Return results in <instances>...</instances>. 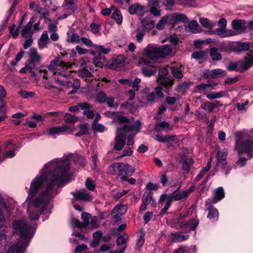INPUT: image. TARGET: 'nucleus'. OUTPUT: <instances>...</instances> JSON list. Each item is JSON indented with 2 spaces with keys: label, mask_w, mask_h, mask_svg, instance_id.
Wrapping results in <instances>:
<instances>
[{
  "label": "nucleus",
  "mask_w": 253,
  "mask_h": 253,
  "mask_svg": "<svg viewBox=\"0 0 253 253\" xmlns=\"http://www.w3.org/2000/svg\"><path fill=\"white\" fill-rule=\"evenodd\" d=\"M76 2L77 0H64L62 6L64 13L59 17V19L66 18L72 14L77 8Z\"/></svg>",
  "instance_id": "1a4fd4ad"
},
{
  "label": "nucleus",
  "mask_w": 253,
  "mask_h": 253,
  "mask_svg": "<svg viewBox=\"0 0 253 253\" xmlns=\"http://www.w3.org/2000/svg\"><path fill=\"white\" fill-rule=\"evenodd\" d=\"M32 27V23L30 21L23 29L21 32L22 36L25 38H32V36L33 34Z\"/></svg>",
  "instance_id": "f704fd0d"
},
{
  "label": "nucleus",
  "mask_w": 253,
  "mask_h": 253,
  "mask_svg": "<svg viewBox=\"0 0 253 253\" xmlns=\"http://www.w3.org/2000/svg\"><path fill=\"white\" fill-rule=\"evenodd\" d=\"M228 150L224 148L219 151L217 154V165L219 166H226L227 164L226 157L228 154Z\"/></svg>",
  "instance_id": "5701e85b"
},
{
  "label": "nucleus",
  "mask_w": 253,
  "mask_h": 253,
  "mask_svg": "<svg viewBox=\"0 0 253 253\" xmlns=\"http://www.w3.org/2000/svg\"><path fill=\"white\" fill-rule=\"evenodd\" d=\"M94 48L96 51L98 52L99 53L107 54L110 51L109 48H105L100 45H95Z\"/></svg>",
  "instance_id": "0e129e2a"
},
{
  "label": "nucleus",
  "mask_w": 253,
  "mask_h": 253,
  "mask_svg": "<svg viewBox=\"0 0 253 253\" xmlns=\"http://www.w3.org/2000/svg\"><path fill=\"white\" fill-rule=\"evenodd\" d=\"M225 197V192L222 187H219L217 188L213 193V196L211 199H209L206 204H215L221 201Z\"/></svg>",
  "instance_id": "dca6fc26"
},
{
  "label": "nucleus",
  "mask_w": 253,
  "mask_h": 253,
  "mask_svg": "<svg viewBox=\"0 0 253 253\" xmlns=\"http://www.w3.org/2000/svg\"><path fill=\"white\" fill-rule=\"evenodd\" d=\"M160 48L155 45L149 44L143 50V54L151 59L160 58Z\"/></svg>",
  "instance_id": "f8f14e48"
},
{
  "label": "nucleus",
  "mask_w": 253,
  "mask_h": 253,
  "mask_svg": "<svg viewBox=\"0 0 253 253\" xmlns=\"http://www.w3.org/2000/svg\"><path fill=\"white\" fill-rule=\"evenodd\" d=\"M127 209V207L126 205H118L113 209L112 215L113 218L117 219L126 213Z\"/></svg>",
  "instance_id": "4be33fe9"
},
{
  "label": "nucleus",
  "mask_w": 253,
  "mask_h": 253,
  "mask_svg": "<svg viewBox=\"0 0 253 253\" xmlns=\"http://www.w3.org/2000/svg\"><path fill=\"white\" fill-rule=\"evenodd\" d=\"M72 64L59 60H54L51 61L48 68L53 74L68 78L70 75Z\"/></svg>",
  "instance_id": "7ed1b4c3"
},
{
  "label": "nucleus",
  "mask_w": 253,
  "mask_h": 253,
  "mask_svg": "<svg viewBox=\"0 0 253 253\" xmlns=\"http://www.w3.org/2000/svg\"><path fill=\"white\" fill-rule=\"evenodd\" d=\"M168 15L169 24H174L179 22L185 23L188 21L187 17L182 13H174Z\"/></svg>",
  "instance_id": "a211bd4d"
},
{
  "label": "nucleus",
  "mask_w": 253,
  "mask_h": 253,
  "mask_svg": "<svg viewBox=\"0 0 253 253\" xmlns=\"http://www.w3.org/2000/svg\"><path fill=\"white\" fill-rule=\"evenodd\" d=\"M112 117L113 118V122H118L119 123H124L127 122V119L126 117L120 115L118 112L112 113Z\"/></svg>",
  "instance_id": "a19ab883"
},
{
  "label": "nucleus",
  "mask_w": 253,
  "mask_h": 253,
  "mask_svg": "<svg viewBox=\"0 0 253 253\" xmlns=\"http://www.w3.org/2000/svg\"><path fill=\"white\" fill-rule=\"evenodd\" d=\"M81 41L80 36L77 34H73L70 37L68 35L67 41L73 42L78 43Z\"/></svg>",
  "instance_id": "69168bd1"
},
{
  "label": "nucleus",
  "mask_w": 253,
  "mask_h": 253,
  "mask_svg": "<svg viewBox=\"0 0 253 253\" xmlns=\"http://www.w3.org/2000/svg\"><path fill=\"white\" fill-rule=\"evenodd\" d=\"M92 128L94 131L98 132H103L105 130V127L101 124L93 122L92 124Z\"/></svg>",
  "instance_id": "864d4df0"
},
{
  "label": "nucleus",
  "mask_w": 253,
  "mask_h": 253,
  "mask_svg": "<svg viewBox=\"0 0 253 253\" xmlns=\"http://www.w3.org/2000/svg\"><path fill=\"white\" fill-rule=\"evenodd\" d=\"M127 192L128 191L127 190H122L121 191L113 190L112 192V196L115 200H117L124 195H126Z\"/></svg>",
  "instance_id": "3c124183"
},
{
  "label": "nucleus",
  "mask_w": 253,
  "mask_h": 253,
  "mask_svg": "<svg viewBox=\"0 0 253 253\" xmlns=\"http://www.w3.org/2000/svg\"><path fill=\"white\" fill-rule=\"evenodd\" d=\"M81 109L84 110L83 114L88 119H93L94 116V112L90 110V109L92 108V106L86 102L79 104Z\"/></svg>",
  "instance_id": "b1692460"
},
{
  "label": "nucleus",
  "mask_w": 253,
  "mask_h": 253,
  "mask_svg": "<svg viewBox=\"0 0 253 253\" xmlns=\"http://www.w3.org/2000/svg\"><path fill=\"white\" fill-rule=\"evenodd\" d=\"M225 94V93L224 92H212L211 94H208L207 95V97L210 100H212L214 99L220 98L223 96H224Z\"/></svg>",
  "instance_id": "603ef678"
},
{
  "label": "nucleus",
  "mask_w": 253,
  "mask_h": 253,
  "mask_svg": "<svg viewBox=\"0 0 253 253\" xmlns=\"http://www.w3.org/2000/svg\"><path fill=\"white\" fill-rule=\"evenodd\" d=\"M141 27L146 32H149L155 26V22L151 19H144L140 23Z\"/></svg>",
  "instance_id": "c85d7f7f"
},
{
  "label": "nucleus",
  "mask_w": 253,
  "mask_h": 253,
  "mask_svg": "<svg viewBox=\"0 0 253 253\" xmlns=\"http://www.w3.org/2000/svg\"><path fill=\"white\" fill-rule=\"evenodd\" d=\"M210 55L213 60L219 61L222 59L221 54L218 51L216 47H211L210 49Z\"/></svg>",
  "instance_id": "e433bc0d"
},
{
  "label": "nucleus",
  "mask_w": 253,
  "mask_h": 253,
  "mask_svg": "<svg viewBox=\"0 0 253 253\" xmlns=\"http://www.w3.org/2000/svg\"><path fill=\"white\" fill-rule=\"evenodd\" d=\"M126 129V127L117 128L114 146V149L117 151L122 150L125 146L127 132Z\"/></svg>",
  "instance_id": "0eeeda50"
},
{
  "label": "nucleus",
  "mask_w": 253,
  "mask_h": 253,
  "mask_svg": "<svg viewBox=\"0 0 253 253\" xmlns=\"http://www.w3.org/2000/svg\"><path fill=\"white\" fill-rule=\"evenodd\" d=\"M217 84V83H208L207 84H199L197 86V89L199 90H204L207 89L209 87H211L213 88L214 86L216 85Z\"/></svg>",
  "instance_id": "6e6d98bb"
},
{
  "label": "nucleus",
  "mask_w": 253,
  "mask_h": 253,
  "mask_svg": "<svg viewBox=\"0 0 253 253\" xmlns=\"http://www.w3.org/2000/svg\"><path fill=\"white\" fill-rule=\"evenodd\" d=\"M160 48V57H165L169 55L170 53L172 52V47L168 44H165L163 45L162 47H159Z\"/></svg>",
  "instance_id": "c9c22d12"
},
{
  "label": "nucleus",
  "mask_w": 253,
  "mask_h": 253,
  "mask_svg": "<svg viewBox=\"0 0 253 253\" xmlns=\"http://www.w3.org/2000/svg\"><path fill=\"white\" fill-rule=\"evenodd\" d=\"M199 224V221L197 220H192L188 222H183L180 223L181 228H185L187 232L194 230Z\"/></svg>",
  "instance_id": "a878e982"
},
{
  "label": "nucleus",
  "mask_w": 253,
  "mask_h": 253,
  "mask_svg": "<svg viewBox=\"0 0 253 253\" xmlns=\"http://www.w3.org/2000/svg\"><path fill=\"white\" fill-rule=\"evenodd\" d=\"M75 199L81 200L83 201H89L92 199V197L90 195L89 193L88 192L84 189H82L75 192L71 193Z\"/></svg>",
  "instance_id": "f3484780"
},
{
  "label": "nucleus",
  "mask_w": 253,
  "mask_h": 253,
  "mask_svg": "<svg viewBox=\"0 0 253 253\" xmlns=\"http://www.w3.org/2000/svg\"><path fill=\"white\" fill-rule=\"evenodd\" d=\"M142 202L147 204H150L151 202L153 206H156V203L152 199V194L150 192H146L143 195Z\"/></svg>",
  "instance_id": "4c0bfd02"
},
{
  "label": "nucleus",
  "mask_w": 253,
  "mask_h": 253,
  "mask_svg": "<svg viewBox=\"0 0 253 253\" xmlns=\"http://www.w3.org/2000/svg\"><path fill=\"white\" fill-rule=\"evenodd\" d=\"M138 65L142 67V73L146 77H149L157 71L158 67L156 64L144 57H141L138 59Z\"/></svg>",
  "instance_id": "39448f33"
},
{
  "label": "nucleus",
  "mask_w": 253,
  "mask_h": 253,
  "mask_svg": "<svg viewBox=\"0 0 253 253\" xmlns=\"http://www.w3.org/2000/svg\"><path fill=\"white\" fill-rule=\"evenodd\" d=\"M146 11V7L138 3H134L129 7V12L131 14H136L142 16Z\"/></svg>",
  "instance_id": "412c9836"
},
{
  "label": "nucleus",
  "mask_w": 253,
  "mask_h": 253,
  "mask_svg": "<svg viewBox=\"0 0 253 253\" xmlns=\"http://www.w3.org/2000/svg\"><path fill=\"white\" fill-rule=\"evenodd\" d=\"M194 188V186H191L188 190L180 191L178 193H176V191H175L171 194V198L175 201H179L186 198L193 191Z\"/></svg>",
  "instance_id": "aec40b11"
},
{
  "label": "nucleus",
  "mask_w": 253,
  "mask_h": 253,
  "mask_svg": "<svg viewBox=\"0 0 253 253\" xmlns=\"http://www.w3.org/2000/svg\"><path fill=\"white\" fill-rule=\"evenodd\" d=\"M167 23L169 24V15L162 17L157 24L156 28L159 30H162Z\"/></svg>",
  "instance_id": "58836bf2"
},
{
  "label": "nucleus",
  "mask_w": 253,
  "mask_h": 253,
  "mask_svg": "<svg viewBox=\"0 0 253 253\" xmlns=\"http://www.w3.org/2000/svg\"><path fill=\"white\" fill-rule=\"evenodd\" d=\"M173 236L171 238V240L173 242H181L187 240L189 235H181L178 233H174L173 234Z\"/></svg>",
  "instance_id": "79ce46f5"
},
{
  "label": "nucleus",
  "mask_w": 253,
  "mask_h": 253,
  "mask_svg": "<svg viewBox=\"0 0 253 253\" xmlns=\"http://www.w3.org/2000/svg\"><path fill=\"white\" fill-rule=\"evenodd\" d=\"M90 71L87 68H83L78 71V76L82 78L89 77L91 75Z\"/></svg>",
  "instance_id": "8fccbe9b"
},
{
  "label": "nucleus",
  "mask_w": 253,
  "mask_h": 253,
  "mask_svg": "<svg viewBox=\"0 0 253 253\" xmlns=\"http://www.w3.org/2000/svg\"><path fill=\"white\" fill-rule=\"evenodd\" d=\"M71 161L80 167L86 164L84 158L79 155L55 159L45 164L32 179L23 203L31 221L38 220L41 214L51 213L52 199L59 193V188L69 180Z\"/></svg>",
  "instance_id": "f257e3e1"
},
{
  "label": "nucleus",
  "mask_w": 253,
  "mask_h": 253,
  "mask_svg": "<svg viewBox=\"0 0 253 253\" xmlns=\"http://www.w3.org/2000/svg\"><path fill=\"white\" fill-rule=\"evenodd\" d=\"M193 160L191 158L186 159L183 164V168L184 170L189 171L190 169V166L193 164Z\"/></svg>",
  "instance_id": "774afa93"
},
{
  "label": "nucleus",
  "mask_w": 253,
  "mask_h": 253,
  "mask_svg": "<svg viewBox=\"0 0 253 253\" xmlns=\"http://www.w3.org/2000/svg\"><path fill=\"white\" fill-rule=\"evenodd\" d=\"M112 8H113V12L112 14L113 19L118 24H121L122 23L123 17L120 11L117 10L115 7L113 6H112Z\"/></svg>",
  "instance_id": "ea45409f"
},
{
  "label": "nucleus",
  "mask_w": 253,
  "mask_h": 253,
  "mask_svg": "<svg viewBox=\"0 0 253 253\" xmlns=\"http://www.w3.org/2000/svg\"><path fill=\"white\" fill-rule=\"evenodd\" d=\"M80 66L83 68H87L89 70H93V64L89 62L87 58H82L80 60Z\"/></svg>",
  "instance_id": "37998d69"
},
{
  "label": "nucleus",
  "mask_w": 253,
  "mask_h": 253,
  "mask_svg": "<svg viewBox=\"0 0 253 253\" xmlns=\"http://www.w3.org/2000/svg\"><path fill=\"white\" fill-rule=\"evenodd\" d=\"M226 71L221 69H216L212 70H205L203 76L207 79L218 78L226 76Z\"/></svg>",
  "instance_id": "2eb2a0df"
},
{
  "label": "nucleus",
  "mask_w": 253,
  "mask_h": 253,
  "mask_svg": "<svg viewBox=\"0 0 253 253\" xmlns=\"http://www.w3.org/2000/svg\"><path fill=\"white\" fill-rule=\"evenodd\" d=\"M29 60L40 63L42 57L38 52L36 48L34 47L31 48L29 50Z\"/></svg>",
  "instance_id": "7c9ffc66"
},
{
  "label": "nucleus",
  "mask_w": 253,
  "mask_h": 253,
  "mask_svg": "<svg viewBox=\"0 0 253 253\" xmlns=\"http://www.w3.org/2000/svg\"><path fill=\"white\" fill-rule=\"evenodd\" d=\"M199 21L203 27L208 29H211L216 25L215 21H212L207 18L200 17Z\"/></svg>",
  "instance_id": "cd10ccee"
},
{
  "label": "nucleus",
  "mask_w": 253,
  "mask_h": 253,
  "mask_svg": "<svg viewBox=\"0 0 253 253\" xmlns=\"http://www.w3.org/2000/svg\"><path fill=\"white\" fill-rule=\"evenodd\" d=\"M28 245V244L25 245V242L20 240L11 246L8 250L7 253H23Z\"/></svg>",
  "instance_id": "6ab92c4d"
},
{
  "label": "nucleus",
  "mask_w": 253,
  "mask_h": 253,
  "mask_svg": "<svg viewBox=\"0 0 253 253\" xmlns=\"http://www.w3.org/2000/svg\"><path fill=\"white\" fill-rule=\"evenodd\" d=\"M18 94L23 98H32L35 95L34 92L32 91H27L24 90H21L18 91Z\"/></svg>",
  "instance_id": "4d7b16f0"
},
{
  "label": "nucleus",
  "mask_w": 253,
  "mask_h": 253,
  "mask_svg": "<svg viewBox=\"0 0 253 253\" xmlns=\"http://www.w3.org/2000/svg\"><path fill=\"white\" fill-rule=\"evenodd\" d=\"M126 127V133H129L127 137L126 144L127 146H132L134 143L133 136L137 133L140 129V123L139 121H135L132 126H125Z\"/></svg>",
  "instance_id": "9d476101"
},
{
  "label": "nucleus",
  "mask_w": 253,
  "mask_h": 253,
  "mask_svg": "<svg viewBox=\"0 0 253 253\" xmlns=\"http://www.w3.org/2000/svg\"><path fill=\"white\" fill-rule=\"evenodd\" d=\"M185 28L187 31L192 33H199L201 31V29L196 20L190 21Z\"/></svg>",
  "instance_id": "bb28decb"
},
{
  "label": "nucleus",
  "mask_w": 253,
  "mask_h": 253,
  "mask_svg": "<svg viewBox=\"0 0 253 253\" xmlns=\"http://www.w3.org/2000/svg\"><path fill=\"white\" fill-rule=\"evenodd\" d=\"M49 42V40L47 32H44L42 33L41 38L38 40V44L39 48L41 49H42L44 48H46L47 44Z\"/></svg>",
  "instance_id": "2f4dec72"
},
{
  "label": "nucleus",
  "mask_w": 253,
  "mask_h": 253,
  "mask_svg": "<svg viewBox=\"0 0 253 253\" xmlns=\"http://www.w3.org/2000/svg\"><path fill=\"white\" fill-rule=\"evenodd\" d=\"M181 66H172L170 67L172 73L174 77L180 79L183 77V74L180 69Z\"/></svg>",
  "instance_id": "c03bdc74"
},
{
  "label": "nucleus",
  "mask_w": 253,
  "mask_h": 253,
  "mask_svg": "<svg viewBox=\"0 0 253 253\" xmlns=\"http://www.w3.org/2000/svg\"><path fill=\"white\" fill-rule=\"evenodd\" d=\"M45 135L47 136H53L54 135H59L57 130V126H53L48 128L46 131L44 133Z\"/></svg>",
  "instance_id": "052dcab7"
},
{
  "label": "nucleus",
  "mask_w": 253,
  "mask_h": 253,
  "mask_svg": "<svg viewBox=\"0 0 253 253\" xmlns=\"http://www.w3.org/2000/svg\"><path fill=\"white\" fill-rule=\"evenodd\" d=\"M4 147L7 150L2 155L3 160L4 158H11L15 156V151L17 149V146L13 141H8L5 142Z\"/></svg>",
  "instance_id": "4468645a"
},
{
  "label": "nucleus",
  "mask_w": 253,
  "mask_h": 253,
  "mask_svg": "<svg viewBox=\"0 0 253 253\" xmlns=\"http://www.w3.org/2000/svg\"><path fill=\"white\" fill-rule=\"evenodd\" d=\"M125 61L126 59L124 56H118L116 59H114L112 61V63L110 65V68L114 70H118Z\"/></svg>",
  "instance_id": "c756f323"
},
{
  "label": "nucleus",
  "mask_w": 253,
  "mask_h": 253,
  "mask_svg": "<svg viewBox=\"0 0 253 253\" xmlns=\"http://www.w3.org/2000/svg\"><path fill=\"white\" fill-rule=\"evenodd\" d=\"M169 67H164L160 69L157 82L166 87H170L173 84V80L171 78L166 77L169 72Z\"/></svg>",
  "instance_id": "6e6552de"
},
{
  "label": "nucleus",
  "mask_w": 253,
  "mask_h": 253,
  "mask_svg": "<svg viewBox=\"0 0 253 253\" xmlns=\"http://www.w3.org/2000/svg\"><path fill=\"white\" fill-rule=\"evenodd\" d=\"M232 28L233 31L240 34L248 31L249 25L248 22L244 20H234L232 22Z\"/></svg>",
  "instance_id": "9b49d317"
},
{
  "label": "nucleus",
  "mask_w": 253,
  "mask_h": 253,
  "mask_svg": "<svg viewBox=\"0 0 253 253\" xmlns=\"http://www.w3.org/2000/svg\"><path fill=\"white\" fill-rule=\"evenodd\" d=\"M39 64V63H36L35 61H32L29 59L25 63L26 68H27L29 69V72L31 73H34L33 70L35 69L36 67V66H37Z\"/></svg>",
  "instance_id": "09e8293b"
},
{
  "label": "nucleus",
  "mask_w": 253,
  "mask_h": 253,
  "mask_svg": "<svg viewBox=\"0 0 253 253\" xmlns=\"http://www.w3.org/2000/svg\"><path fill=\"white\" fill-rule=\"evenodd\" d=\"M170 124L167 122H158L155 124V129L156 131H160L161 129L166 131H168L172 129Z\"/></svg>",
  "instance_id": "473e14b6"
},
{
  "label": "nucleus",
  "mask_w": 253,
  "mask_h": 253,
  "mask_svg": "<svg viewBox=\"0 0 253 253\" xmlns=\"http://www.w3.org/2000/svg\"><path fill=\"white\" fill-rule=\"evenodd\" d=\"M119 163H115L111 166H110L108 170L110 174H115L117 173H119Z\"/></svg>",
  "instance_id": "13d9d810"
},
{
  "label": "nucleus",
  "mask_w": 253,
  "mask_h": 253,
  "mask_svg": "<svg viewBox=\"0 0 253 253\" xmlns=\"http://www.w3.org/2000/svg\"><path fill=\"white\" fill-rule=\"evenodd\" d=\"M208 211V218L213 221L217 220L219 216L218 210L213 206L210 205Z\"/></svg>",
  "instance_id": "72a5a7b5"
},
{
  "label": "nucleus",
  "mask_w": 253,
  "mask_h": 253,
  "mask_svg": "<svg viewBox=\"0 0 253 253\" xmlns=\"http://www.w3.org/2000/svg\"><path fill=\"white\" fill-rule=\"evenodd\" d=\"M11 224L13 233L19 235L25 245L28 244L34 236L35 226L28 224L25 218L14 219Z\"/></svg>",
  "instance_id": "f03ea898"
},
{
  "label": "nucleus",
  "mask_w": 253,
  "mask_h": 253,
  "mask_svg": "<svg viewBox=\"0 0 253 253\" xmlns=\"http://www.w3.org/2000/svg\"><path fill=\"white\" fill-rule=\"evenodd\" d=\"M252 66H253V51H251L243 61L230 63L227 68L229 71L242 72L248 70Z\"/></svg>",
  "instance_id": "20e7f679"
},
{
  "label": "nucleus",
  "mask_w": 253,
  "mask_h": 253,
  "mask_svg": "<svg viewBox=\"0 0 253 253\" xmlns=\"http://www.w3.org/2000/svg\"><path fill=\"white\" fill-rule=\"evenodd\" d=\"M25 54V52L23 50H21L16 56L15 60H12L10 62V64L12 66H15L17 65V63L21 59Z\"/></svg>",
  "instance_id": "bf43d9fd"
},
{
  "label": "nucleus",
  "mask_w": 253,
  "mask_h": 253,
  "mask_svg": "<svg viewBox=\"0 0 253 253\" xmlns=\"http://www.w3.org/2000/svg\"><path fill=\"white\" fill-rule=\"evenodd\" d=\"M119 175L122 180H127L128 175L133 173L135 169L128 164L119 163Z\"/></svg>",
  "instance_id": "ddd939ff"
},
{
  "label": "nucleus",
  "mask_w": 253,
  "mask_h": 253,
  "mask_svg": "<svg viewBox=\"0 0 253 253\" xmlns=\"http://www.w3.org/2000/svg\"><path fill=\"white\" fill-rule=\"evenodd\" d=\"M235 149L239 156L246 153L251 158L253 156V140H248L242 141L240 139L236 141Z\"/></svg>",
  "instance_id": "423d86ee"
},
{
  "label": "nucleus",
  "mask_w": 253,
  "mask_h": 253,
  "mask_svg": "<svg viewBox=\"0 0 253 253\" xmlns=\"http://www.w3.org/2000/svg\"><path fill=\"white\" fill-rule=\"evenodd\" d=\"M88 125L87 124H82L80 126V131L77 132L75 135L78 137L86 134L88 132Z\"/></svg>",
  "instance_id": "de8ad7c7"
},
{
  "label": "nucleus",
  "mask_w": 253,
  "mask_h": 253,
  "mask_svg": "<svg viewBox=\"0 0 253 253\" xmlns=\"http://www.w3.org/2000/svg\"><path fill=\"white\" fill-rule=\"evenodd\" d=\"M144 237L145 234L144 233H141L139 235L136 243V248L137 249H140L143 246L144 243Z\"/></svg>",
  "instance_id": "5fc2aeb1"
},
{
  "label": "nucleus",
  "mask_w": 253,
  "mask_h": 253,
  "mask_svg": "<svg viewBox=\"0 0 253 253\" xmlns=\"http://www.w3.org/2000/svg\"><path fill=\"white\" fill-rule=\"evenodd\" d=\"M250 48L249 42H238L235 50L237 52L247 50Z\"/></svg>",
  "instance_id": "a18cd8bd"
},
{
  "label": "nucleus",
  "mask_w": 253,
  "mask_h": 253,
  "mask_svg": "<svg viewBox=\"0 0 253 253\" xmlns=\"http://www.w3.org/2000/svg\"><path fill=\"white\" fill-rule=\"evenodd\" d=\"M57 128L59 135L68 132L70 129V126L66 125H62L61 126H57Z\"/></svg>",
  "instance_id": "e2e57ef3"
},
{
  "label": "nucleus",
  "mask_w": 253,
  "mask_h": 253,
  "mask_svg": "<svg viewBox=\"0 0 253 253\" xmlns=\"http://www.w3.org/2000/svg\"><path fill=\"white\" fill-rule=\"evenodd\" d=\"M90 217L91 215L90 214L84 212H82V218L84 220V222L82 223V224L84 226H87L89 224Z\"/></svg>",
  "instance_id": "338daca9"
},
{
  "label": "nucleus",
  "mask_w": 253,
  "mask_h": 253,
  "mask_svg": "<svg viewBox=\"0 0 253 253\" xmlns=\"http://www.w3.org/2000/svg\"><path fill=\"white\" fill-rule=\"evenodd\" d=\"M214 34L221 38H227L236 35L233 30H226V28H219L215 30Z\"/></svg>",
  "instance_id": "393cba45"
},
{
  "label": "nucleus",
  "mask_w": 253,
  "mask_h": 253,
  "mask_svg": "<svg viewBox=\"0 0 253 253\" xmlns=\"http://www.w3.org/2000/svg\"><path fill=\"white\" fill-rule=\"evenodd\" d=\"M96 99L98 103H104L106 100V95L104 92H100L96 95Z\"/></svg>",
  "instance_id": "680f3d73"
},
{
  "label": "nucleus",
  "mask_w": 253,
  "mask_h": 253,
  "mask_svg": "<svg viewBox=\"0 0 253 253\" xmlns=\"http://www.w3.org/2000/svg\"><path fill=\"white\" fill-rule=\"evenodd\" d=\"M206 52L202 50L194 52L192 55V57L193 58L198 60L205 59L206 58Z\"/></svg>",
  "instance_id": "49530a36"
}]
</instances>
